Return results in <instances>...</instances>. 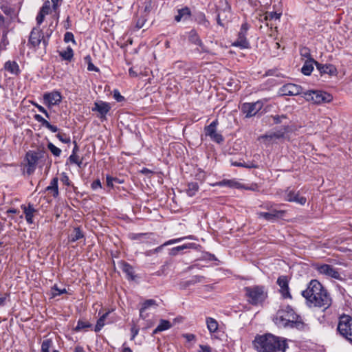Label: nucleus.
<instances>
[{
	"label": "nucleus",
	"mask_w": 352,
	"mask_h": 352,
	"mask_svg": "<svg viewBox=\"0 0 352 352\" xmlns=\"http://www.w3.org/2000/svg\"><path fill=\"white\" fill-rule=\"evenodd\" d=\"M252 345L257 352H286L289 348L287 339L271 333L257 334L252 341Z\"/></svg>",
	"instance_id": "f257e3e1"
},
{
	"label": "nucleus",
	"mask_w": 352,
	"mask_h": 352,
	"mask_svg": "<svg viewBox=\"0 0 352 352\" xmlns=\"http://www.w3.org/2000/svg\"><path fill=\"white\" fill-rule=\"evenodd\" d=\"M243 290L248 302L253 306L262 305L268 298V292L264 285L248 286Z\"/></svg>",
	"instance_id": "f03ea898"
},
{
	"label": "nucleus",
	"mask_w": 352,
	"mask_h": 352,
	"mask_svg": "<svg viewBox=\"0 0 352 352\" xmlns=\"http://www.w3.org/2000/svg\"><path fill=\"white\" fill-rule=\"evenodd\" d=\"M47 153L44 148H38L36 150H30L25 153L24 158V168L28 175H32L36 169L39 161L45 160Z\"/></svg>",
	"instance_id": "7ed1b4c3"
},
{
	"label": "nucleus",
	"mask_w": 352,
	"mask_h": 352,
	"mask_svg": "<svg viewBox=\"0 0 352 352\" xmlns=\"http://www.w3.org/2000/svg\"><path fill=\"white\" fill-rule=\"evenodd\" d=\"M337 331L352 344V317L346 314L341 315L339 317Z\"/></svg>",
	"instance_id": "20e7f679"
},
{
	"label": "nucleus",
	"mask_w": 352,
	"mask_h": 352,
	"mask_svg": "<svg viewBox=\"0 0 352 352\" xmlns=\"http://www.w3.org/2000/svg\"><path fill=\"white\" fill-rule=\"evenodd\" d=\"M331 298L326 289L316 295V298H311L307 301L309 307H318L326 310L331 305Z\"/></svg>",
	"instance_id": "39448f33"
},
{
	"label": "nucleus",
	"mask_w": 352,
	"mask_h": 352,
	"mask_svg": "<svg viewBox=\"0 0 352 352\" xmlns=\"http://www.w3.org/2000/svg\"><path fill=\"white\" fill-rule=\"evenodd\" d=\"M298 314L294 311L290 305H287L285 309H279L276 313L275 323L279 327L287 328L288 324H285L287 320L295 319Z\"/></svg>",
	"instance_id": "423d86ee"
},
{
	"label": "nucleus",
	"mask_w": 352,
	"mask_h": 352,
	"mask_svg": "<svg viewBox=\"0 0 352 352\" xmlns=\"http://www.w3.org/2000/svg\"><path fill=\"white\" fill-rule=\"evenodd\" d=\"M305 98L307 101H312L315 104L330 102L333 96L325 91L309 90L304 93Z\"/></svg>",
	"instance_id": "0eeeda50"
},
{
	"label": "nucleus",
	"mask_w": 352,
	"mask_h": 352,
	"mask_svg": "<svg viewBox=\"0 0 352 352\" xmlns=\"http://www.w3.org/2000/svg\"><path fill=\"white\" fill-rule=\"evenodd\" d=\"M250 25L244 22L238 32L237 39L232 43V46L239 47L240 49H249L250 44L247 39V34L250 29Z\"/></svg>",
	"instance_id": "6e6552de"
},
{
	"label": "nucleus",
	"mask_w": 352,
	"mask_h": 352,
	"mask_svg": "<svg viewBox=\"0 0 352 352\" xmlns=\"http://www.w3.org/2000/svg\"><path fill=\"white\" fill-rule=\"evenodd\" d=\"M217 23L221 27H225V23L228 22L231 17V6L225 1L222 7L217 8Z\"/></svg>",
	"instance_id": "1a4fd4ad"
},
{
	"label": "nucleus",
	"mask_w": 352,
	"mask_h": 352,
	"mask_svg": "<svg viewBox=\"0 0 352 352\" xmlns=\"http://www.w3.org/2000/svg\"><path fill=\"white\" fill-rule=\"evenodd\" d=\"M324 289V287L318 280L314 279L309 282L307 288L302 292V296L308 301L311 298H316V295L322 292Z\"/></svg>",
	"instance_id": "9d476101"
},
{
	"label": "nucleus",
	"mask_w": 352,
	"mask_h": 352,
	"mask_svg": "<svg viewBox=\"0 0 352 352\" xmlns=\"http://www.w3.org/2000/svg\"><path fill=\"white\" fill-rule=\"evenodd\" d=\"M111 107L107 102L102 100H98L94 103V107L91 108L93 112L97 113V118H98L101 122L107 120V116L109 113Z\"/></svg>",
	"instance_id": "9b49d317"
},
{
	"label": "nucleus",
	"mask_w": 352,
	"mask_h": 352,
	"mask_svg": "<svg viewBox=\"0 0 352 352\" xmlns=\"http://www.w3.org/2000/svg\"><path fill=\"white\" fill-rule=\"evenodd\" d=\"M219 124L217 119L213 120L209 125L204 127V133L209 136L212 141L221 144L224 142V138L221 133L217 132V126Z\"/></svg>",
	"instance_id": "f8f14e48"
},
{
	"label": "nucleus",
	"mask_w": 352,
	"mask_h": 352,
	"mask_svg": "<svg viewBox=\"0 0 352 352\" xmlns=\"http://www.w3.org/2000/svg\"><path fill=\"white\" fill-rule=\"evenodd\" d=\"M263 102L258 100L255 102H245L241 105V111L245 114V118L255 116L263 108Z\"/></svg>",
	"instance_id": "ddd939ff"
},
{
	"label": "nucleus",
	"mask_w": 352,
	"mask_h": 352,
	"mask_svg": "<svg viewBox=\"0 0 352 352\" xmlns=\"http://www.w3.org/2000/svg\"><path fill=\"white\" fill-rule=\"evenodd\" d=\"M303 88L298 85L294 83H287L283 85L279 90L282 96H298L302 94Z\"/></svg>",
	"instance_id": "4468645a"
},
{
	"label": "nucleus",
	"mask_w": 352,
	"mask_h": 352,
	"mask_svg": "<svg viewBox=\"0 0 352 352\" xmlns=\"http://www.w3.org/2000/svg\"><path fill=\"white\" fill-rule=\"evenodd\" d=\"M289 281L287 276H280L276 281L277 285L280 287L279 292L283 299L292 298L289 292Z\"/></svg>",
	"instance_id": "2eb2a0df"
},
{
	"label": "nucleus",
	"mask_w": 352,
	"mask_h": 352,
	"mask_svg": "<svg viewBox=\"0 0 352 352\" xmlns=\"http://www.w3.org/2000/svg\"><path fill=\"white\" fill-rule=\"evenodd\" d=\"M285 214V210L272 209L270 212H259L257 213L258 218H263L268 221H275L282 219Z\"/></svg>",
	"instance_id": "dca6fc26"
},
{
	"label": "nucleus",
	"mask_w": 352,
	"mask_h": 352,
	"mask_svg": "<svg viewBox=\"0 0 352 352\" xmlns=\"http://www.w3.org/2000/svg\"><path fill=\"white\" fill-rule=\"evenodd\" d=\"M43 100L45 105L52 107L58 105L62 100V96L58 91L47 92L43 94Z\"/></svg>",
	"instance_id": "f3484780"
},
{
	"label": "nucleus",
	"mask_w": 352,
	"mask_h": 352,
	"mask_svg": "<svg viewBox=\"0 0 352 352\" xmlns=\"http://www.w3.org/2000/svg\"><path fill=\"white\" fill-rule=\"evenodd\" d=\"M317 270L320 274L326 275L329 277H331L337 280L341 279L339 272L331 265L322 264L317 267Z\"/></svg>",
	"instance_id": "a211bd4d"
},
{
	"label": "nucleus",
	"mask_w": 352,
	"mask_h": 352,
	"mask_svg": "<svg viewBox=\"0 0 352 352\" xmlns=\"http://www.w3.org/2000/svg\"><path fill=\"white\" fill-rule=\"evenodd\" d=\"M285 200L289 202H296L300 205H305L307 199L305 197L300 196L299 192H296L294 190L287 188L285 190Z\"/></svg>",
	"instance_id": "6ab92c4d"
},
{
	"label": "nucleus",
	"mask_w": 352,
	"mask_h": 352,
	"mask_svg": "<svg viewBox=\"0 0 352 352\" xmlns=\"http://www.w3.org/2000/svg\"><path fill=\"white\" fill-rule=\"evenodd\" d=\"M316 67L321 76L328 74L330 76H333L338 74L337 68L332 64H322L318 62H316Z\"/></svg>",
	"instance_id": "aec40b11"
},
{
	"label": "nucleus",
	"mask_w": 352,
	"mask_h": 352,
	"mask_svg": "<svg viewBox=\"0 0 352 352\" xmlns=\"http://www.w3.org/2000/svg\"><path fill=\"white\" fill-rule=\"evenodd\" d=\"M193 20L195 22L206 29H211V23L207 19L205 13L201 11H195L193 14Z\"/></svg>",
	"instance_id": "412c9836"
},
{
	"label": "nucleus",
	"mask_w": 352,
	"mask_h": 352,
	"mask_svg": "<svg viewBox=\"0 0 352 352\" xmlns=\"http://www.w3.org/2000/svg\"><path fill=\"white\" fill-rule=\"evenodd\" d=\"M43 36V32L38 28H34L31 32L28 40V43L33 47H38L41 43Z\"/></svg>",
	"instance_id": "4be33fe9"
},
{
	"label": "nucleus",
	"mask_w": 352,
	"mask_h": 352,
	"mask_svg": "<svg viewBox=\"0 0 352 352\" xmlns=\"http://www.w3.org/2000/svg\"><path fill=\"white\" fill-rule=\"evenodd\" d=\"M282 14L276 12H266L263 16L260 19L261 22H265L267 27L272 28L275 25L274 21H280Z\"/></svg>",
	"instance_id": "5701e85b"
},
{
	"label": "nucleus",
	"mask_w": 352,
	"mask_h": 352,
	"mask_svg": "<svg viewBox=\"0 0 352 352\" xmlns=\"http://www.w3.org/2000/svg\"><path fill=\"white\" fill-rule=\"evenodd\" d=\"M21 209L25 214V218L28 224L34 223L33 217L35 213H38V210L34 208V205L28 203V205L23 204L21 206Z\"/></svg>",
	"instance_id": "b1692460"
},
{
	"label": "nucleus",
	"mask_w": 352,
	"mask_h": 352,
	"mask_svg": "<svg viewBox=\"0 0 352 352\" xmlns=\"http://www.w3.org/2000/svg\"><path fill=\"white\" fill-rule=\"evenodd\" d=\"M287 321L285 324H288L287 328L296 329L299 331H305L309 329L308 324L303 322L301 316L299 315L295 316V319L292 320H287Z\"/></svg>",
	"instance_id": "393cba45"
},
{
	"label": "nucleus",
	"mask_w": 352,
	"mask_h": 352,
	"mask_svg": "<svg viewBox=\"0 0 352 352\" xmlns=\"http://www.w3.org/2000/svg\"><path fill=\"white\" fill-rule=\"evenodd\" d=\"M212 186H227L230 188H242V184L238 182L236 179H224L220 182L212 184Z\"/></svg>",
	"instance_id": "a878e982"
},
{
	"label": "nucleus",
	"mask_w": 352,
	"mask_h": 352,
	"mask_svg": "<svg viewBox=\"0 0 352 352\" xmlns=\"http://www.w3.org/2000/svg\"><path fill=\"white\" fill-rule=\"evenodd\" d=\"M192 16L190 9L188 6H184L177 10V14L175 16V21L180 22L182 20L186 21Z\"/></svg>",
	"instance_id": "bb28decb"
},
{
	"label": "nucleus",
	"mask_w": 352,
	"mask_h": 352,
	"mask_svg": "<svg viewBox=\"0 0 352 352\" xmlns=\"http://www.w3.org/2000/svg\"><path fill=\"white\" fill-rule=\"evenodd\" d=\"M198 246L199 245L195 243H188L184 244L182 245H179L170 249L169 255L171 256H175L177 255L180 251H182L186 249H197Z\"/></svg>",
	"instance_id": "cd10ccee"
},
{
	"label": "nucleus",
	"mask_w": 352,
	"mask_h": 352,
	"mask_svg": "<svg viewBox=\"0 0 352 352\" xmlns=\"http://www.w3.org/2000/svg\"><path fill=\"white\" fill-rule=\"evenodd\" d=\"M4 69L12 75L19 76L21 73V69L18 63L14 60H8L4 64Z\"/></svg>",
	"instance_id": "c85d7f7f"
},
{
	"label": "nucleus",
	"mask_w": 352,
	"mask_h": 352,
	"mask_svg": "<svg viewBox=\"0 0 352 352\" xmlns=\"http://www.w3.org/2000/svg\"><path fill=\"white\" fill-rule=\"evenodd\" d=\"M182 239H170V240L166 241L165 243H164L163 244H162L161 245L157 247L156 248L147 251L146 252V255L151 256L152 254H157V253L161 252L164 247L169 245L177 243L182 241Z\"/></svg>",
	"instance_id": "c756f323"
},
{
	"label": "nucleus",
	"mask_w": 352,
	"mask_h": 352,
	"mask_svg": "<svg viewBox=\"0 0 352 352\" xmlns=\"http://www.w3.org/2000/svg\"><path fill=\"white\" fill-rule=\"evenodd\" d=\"M316 62L314 58H309V60H306L304 63L303 66L301 68V72L305 76L311 75L312 71L314 70V65H316Z\"/></svg>",
	"instance_id": "7c9ffc66"
},
{
	"label": "nucleus",
	"mask_w": 352,
	"mask_h": 352,
	"mask_svg": "<svg viewBox=\"0 0 352 352\" xmlns=\"http://www.w3.org/2000/svg\"><path fill=\"white\" fill-rule=\"evenodd\" d=\"M121 269L126 274L129 280H135V276L134 275L133 267L129 263L122 261L121 263Z\"/></svg>",
	"instance_id": "2f4dec72"
},
{
	"label": "nucleus",
	"mask_w": 352,
	"mask_h": 352,
	"mask_svg": "<svg viewBox=\"0 0 352 352\" xmlns=\"http://www.w3.org/2000/svg\"><path fill=\"white\" fill-rule=\"evenodd\" d=\"M83 238H85V235L80 227L74 228L72 232L69 235V241L71 242H75Z\"/></svg>",
	"instance_id": "473e14b6"
},
{
	"label": "nucleus",
	"mask_w": 352,
	"mask_h": 352,
	"mask_svg": "<svg viewBox=\"0 0 352 352\" xmlns=\"http://www.w3.org/2000/svg\"><path fill=\"white\" fill-rule=\"evenodd\" d=\"M172 324L167 320L162 319L157 327L153 330V334L158 333L161 331H166L171 328Z\"/></svg>",
	"instance_id": "72a5a7b5"
},
{
	"label": "nucleus",
	"mask_w": 352,
	"mask_h": 352,
	"mask_svg": "<svg viewBox=\"0 0 352 352\" xmlns=\"http://www.w3.org/2000/svg\"><path fill=\"white\" fill-rule=\"evenodd\" d=\"M188 40L189 43L195 45L201 41L197 31L195 28L188 32Z\"/></svg>",
	"instance_id": "f704fd0d"
},
{
	"label": "nucleus",
	"mask_w": 352,
	"mask_h": 352,
	"mask_svg": "<svg viewBox=\"0 0 352 352\" xmlns=\"http://www.w3.org/2000/svg\"><path fill=\"white\" fill-rule=\"evenodd\" d=\"M58 177H54L50 182V186L45 188V191L52 192L53 197H56L58 195Z\"/></svg>",
	"instance_id": "c9c22d12"
},
{
	"label": "nucleus",
	"mask_w": 352,
	"mask_h": 352,
	"mask_svg": "<svg viewBox=\"0 0 352 352\" xmlns=\"http://www.w3.org/2000/svg\"><path fill=\"white\" fill-rule=\"evenodd\" d=\"M87 155L82 156L80 159H79V156L77 154H72L69 157V161L71 164H76L79 168H81L82 166H85L87 164V162L83 165L84 161L86 160Z\"/></svg>",
	"instance_id": "e433bc0d"
},
{
	"label": "nucleus",
	"mask_w": 352,
	"mask_h": 352,
	"mask_svg": "<svg viewBox=\"0 0 352 352\" xmlns=\"http://www.w3.org/2000/svg\"><path fill=\"white\" fill-rule=\"evenodd\" d=\"M111 313V311H108L106 313L103 314L97 320L96 324L94 327V331L96 332H99L102 328L104 326V320H106L107 317L109 316V314Z\"/></svg>",
	"instance_id": "4c0bfd02"
},
{
	"label": "nucleus",
	"mask_w": 352,
	"mask_h": 352,
	"mask_svg": "<svg viewBox=\"0 0 352 352\" xmlns=\"http://www.w3.org/2000/svg\"><path fill=\"white\" fill-rule=\"evenodd\" d=\"M199 186L197 182H190L188 184V188L186 189V193L189 197L194 196L199 190Z\"/></svg>",
	"instance_id": "58836bf2"
},
{
	"label": "nucleus",
	"mask_w": 352,
	"mask_h": 352,
	"mask_svg": "<svg viewBox=\"0 0 352 352\" xmlns=\"http://www.w3.org/2000/svg\"><path fill=\"white\" fill-rule=\"evenodd\" d=\"M206 324L208 329L210 333H214L217 331L219 324L217 320L214 318H208L206 319Z\"/></svg>",
	"instance_id": "ea45409f"
},
{
	"label": "nucleus",
	"mask_w": 352,
	"mask_h": 352,
	"mask_svg": "<svg viewBox=\"0 0 352 352\" xmlns=\"http://www.w3.org/2000/svg\"><path fill=\"white\" fill-rule=\"evenodd\" d=\"M53 346V340L52 338H45L41 343V352H50Z\"/></svg>",
	"instance_id": "a19ab883"
},
{
	"label": "nucleus",
	"mask_w": 352,
	"mask_h": 352,
	"mask_svg": "<svg viewBox=\"0 0 352 352\" xmlns=\"http://www.w3.org/2000/svg\"><path fill=\"white\" fill-rule=\"evenodd\" d=\"M53 346V340L52 338H45L41 343V352H50Z\"/></svg>",
	"instance_id": "79ce46f5"
},
{
	"label": "nucleus",
	"mask_w": 352,
	"mask_h": 352,
	"mask_svg": "<svg viewBox=\"0 0 352 352\" xmlns=\"http://www.w3.org/2000/svg\"><path fill=\"white\" fill-rule=\"evenodd\" d=\"M59 55L63 60L70 61L74 56L73 50L68 47L65 51L60 52Z\"/></svg>",
	"instance_id": "37998d69"
},
{
	"label": "nucleus",
	"mask_w": 352,
	"mask_h": 352,
	"mask_svg": "<svg viewBox=\"0 0 352 352\" xmlns=\"http://www.w3.org/2000/svg\"><path fill=\"white\" fill-rule=\"evenodd\" d=\"M153 235V233H133L131 234L130 238L133 240H141L143 238L151 239V236Z\"/></svg>",
	"instance_id": "c03bdc74"
},
{
	"label": "nucleus",
	"mask_w": 352,
	"mask_h": 352,
	"mask_svg": "<svg viewBox=\"0 0 352 352\" xmlns=\"http://www.w3.org/2000/svg\"><path fill=\"white\" fill-rule=\"evenodd\" d=\"M85 63L87 64V70L88 71H94V72H99V69L96 67L91 60V58L90 55H87L84 58Z\"/></svg>",
	"instance_id": "a18cd8bd"
},
{
	"label": "nucleus",
	"mask_w": 352,
	"mask_h": 352,
	"mask_svg": "<svg viewBox=\"0 0 352 352\" xmlns=\"http://www.w3.org/2000/svg\"><path fill=\"white\" fill-rule=\"evenodd\" d=\"M156 305V301L153 299H148V300H146L143 304H142V306L141 307V309H140V316H142V313L146 309H148V307L153 306V305Z\"/></svg>",
	"instance_id": "49530a36"
},
{
	"label": "nucleus",
	"mask_w": 352,
	"mask_h": 352,
	"mask_svg": "<svg viewBox=\"0 0 352 352\" xmlns=\"http://www.w3.org/2000/svg\"><path fill=\"white\" fill-rule=\"evenodd\" d=\"M91 327V324L88 322L83 321L82 320H79L78 321L76 327L74 328L75 331H80L82 329L89 328Z\"/></svg>",
	"instance_id": "de8ad7c7"
},
{
	"label": "nucleus",
	"mask_w": 352,
	"mask_h": 352,
	"mask_svg": "<svg viewBox=\"0 0 352 352\" xmlns=\"http://www.w3.org/2000/svg\"><path fill=\"white\" fill-rule=\"evenodd\" d=\"M47 148L56 157H59L61 154V150L59 148L56 147L52 142H49L47 144Z\"/></svg>",
	"instance_id": "09e8293b"
},
{
	"label": "nucleus",
	"mask_w": 352,
	"mask_h": 352,
	"mask_svg": "<svg viewBox=\"0 0 352 352\" xmlns=\"http://www.w3.org/2000/svg\"><path fill=\"white\" fill-rule=\"evenodd\" d=\"M52 297H56L57 296H60V295H61L63 294H66L67 293L66 289H65V288L59 289L56 285H54L52 287Z\"/></svg>",
	"instance_id": "8fccbe9b"
},
{
	"label": "nucleus",
	"mask_w": 352,
	"mask_h": 352,
	"mask_svg": "<svg viewBox=\"0 0 352 352\" xmlns=\"http://www.w3.org/2000/svg\"><path fill=\"white\" fill-rule=\"evenodd\" d=\"M288 127L289 126L288 125H285L284 126V131H277L276 132H272V137H274V139H280V138H283L285 137V133L286 131H287L288 130Z\"/></svg>",
	"instance_id": "3c124183"
},
{
	"label": "nucleus",
	"mask_w": 352,
	"mask_h": 352,
	"mask_svg": "<svg viewBox=\"0 0 352 352\" xmlns=\"http://www.w3.org/2000/svg\"><path fill=\"white\" fill-rule=\"evenodd\" d=\"M271 118L273 119L274 124H280L283 120L288 119L285 114L271 116Z\"/></svg>",
	"instance_id": "603ef678"
},
{
	"label": "nucleus",
	"mask_w": 352,
	"mask_h": 352,
	"mask_svg": "<svg viewBox=\"0 0 352 352\" xmlns=\"http://www.w3.org/2000/svg\"><path fill=\"white\" fill-rule=\"evenodd\" d=\"M56 138L63 143L69 144L71 142L70 137L65 133H58L56 134Z\"/></svg>",
	"instance_id": "864d4df0"
},
{
	"label": "nucleus",
	"mask_w": 352,
	"mask_h": 352,
	"mask_svg": "<svg viewBox=\"0 0 352 352\" xmlns=\"http://www.w3.org/2000/svg\"><path fill=\"white\" fill-rule=\"evenodd\" d=\"M204 279H205V277L204 276L196 275V276H193L190 279H189V281H190V284L191 285H192L196 283L202 282L203 280H204Z\"/></svg>",
	"instance_id": "5fc2aeb1"
},
{
	"label": "nucleus",
	"mask_w": 352,
	"mask_h": 352,
	"mask_svg": "<svg viewBox=\"0 0 352 352\" xmlns=\"http://www.w3.org/2000/svg\"><path fill=\"white\" fill-rule=\"evenodd\" d=\"M300 53L301 56L307 58V60H309V58H313L310 54L309 49L307 47H304L301 48L300 50Z\"/></svg>",
	"instance_id": "6e6d98bb"
},
{
	"label": "nucleus",
	"mask_w": 352,
	"mask_h": 352,
	"mask_svg": "<svg viewBox=\"0 0 352 352\" xmlns=\"http://www.w3.org/2000/svg\"><path fill=\"white\" fill-rule=\"evenodd\" d=\"M274 139L272 133L261 135L258 140H263L265 144H270Z\"/></svg>",
	"instance_id": "4d7b16f0"
},
{
	"label": "nucleus",
	"mask_w": 352,
	"mask_h": 352,
	"mask_svg": "<svg viewBox=\"0 0 352 352\" xmlns=\"http://www.w3.org/2000/svg\"><path fill=\"white\" fill-rule=\"evenodd\" d=\"M113 96L117 102H122L124 100V97L122 96L118 89H115L113 92Z\"/></svg>",
	"instance_id": "13d9d810"
},
{
	"label": "nucleus",
	"mask_w": 352,
	"mask_h": 352,
	"mask_svg": "<svg viewBox=\"0 0 352 352\" xmlns=\"http://www.w3.org/2000/svg\"><path fill=\"white\" fill-rule=\"evenodd\" d=\"M50 10V2L47 0L44 2L43 6L41 7L40 11L48 14Z\"/></svg>",
	"instance_id": "bf43d9fd"
},
{
	"label": "nucleus",
	"mask_w": 352,
	"mask_h": 352,
	"mask_svg": "<svg viewBox=\"0 0 352 352\" xmlns=\"http://www.w3.org/2000/svg\"><path fill=\"white\" fill-rule=\"evenodd\" d=\"M199 48L197 49L199 53H210L208 47L204 44L202 41H201L197 45Z\"/></svg>",
	"instance_id": "052dcab7"
},
{
	"label": "nucleus",
	"mask_w": 352,
	"mask_h": 352,
	"mask_svg": "<svg viewBox=\"0 0 352 352\" xmlns=\"http://www.w3.org/2000/svg\"><path fill=\"white\" fill-rule=\"evenodd\" d=\"M64 41L68 43L72 41L75 43L74 36L72 32H67L64 35Z\"/></svg>",
	"instance_id": "680f3d73"
},
{
	"label": "nucleus",
	"mask_w": 352,
	"mask_h": 352,
	"mask_svg": "<svg viewBox=\"0 0 352 352\" xmlns=\"http://www.w3.org/2000/svg\"><path fill=\"white\" fill-rule=\"evenodd\" d=\"M153 1L147 0L144 2V12L149 13L153 8Z\"/></svg>",
	"instance_id": "e2e57ef3"
},
{
	"label": "nucleus",
	"mask_w": 352,
	"mask_h": 352,
	"mask_svg": "<svg viewBox=\"0 0 352 352\" xmlns=\"http://www.w3.org/2000/svg\"><path fill=\"white\" fill-rule=\"evenodd\" d=\"M43 126L51 131L52 133H56L59 130L56 126L50 124L48 121L46 122Z\"/></svg>",
	"instance_id": "0e129e2a"
},
{
	"label": "nucleus",
	"mask_w": 352,
	"mask_h": 352,
	"mask_svg": "<svg viewBox=\"0 0 352 352\" xmlns=\"http://www.w3.org/2000/svg\"><path fill=\"white\" fill-rule=\"evenodd\" d=\"M45 14H46L45 13H44L41 11H39V12L38 13L36 20L37 24L38 25H40L43 22Z\"/></svg>",
	"instance_id": "69168bd1"
},
{
	"label": "nucleus",
	"mask_w": 352,
	"mask_h": 352,
	"mask_svg": "<svg viewBox=\"0 0 352 352\" xmlns=\"http://www.w3.org/2000/svg\"><path fill=\"white\" fill-rule=\"evenodd\" d=\"M146 21V19H145L144 16L139 18L136 22V25H135L136 28L138 30L142 28L144 26Z\"/></svg>",
	"instance_id": "338daca9"
},
{
	"label": "nucleus",
	"mask_w": 352,
	"mask_h": 352,
	"mask_svg": "<svg viewBox=\"0 0 352 352\" xmlns=\"http://www.w3.org/2000/svg\"><path fill=\"white\" fill-rule=\"evenodd\" d=\"M200 350L198 352H212V348L209 345L200 344Z\"/></svg>",
	"instance_id": "774afa93"
}]
</instances>
